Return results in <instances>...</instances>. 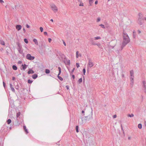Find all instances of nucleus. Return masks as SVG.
Listing matches in <instances>:
<instances>
[{
  "label": "nucleus",
  "instance_id": "1",
  "mask_svg": "<svg viewBox=\"0 0 146 146\" xmlns=\"http://www.w3.org/2000/svg\"><path fill=\"white\" fill-rule=\"evenodd\" d=\"M123 40L121 46V50L130 41V39L129 36L127 33H125L124 31H123Z\"/></svg>",
  "mask_w": 146,
  "mask_h": 146
},
{
  "label": "nucleus",
  "instance_id": "2",
  "mask_svg": "<svg viewBox=\"0 0 146 146\" xmlns=\"http://www.w3.org/2000/svg\"><path fill=\"white\" fill-rule=\"evenodd\" d=\"M139 17L137 22V23L140 25L143 24V22L144 18L143 17L142 14L141 13H139L138 14Z\"/></svg>",
  "mask_w": 146,
  "mask_h": 146
},
{
  "label": "nucleus",
  "instance_id": "3",
  "mask_svg": "<svg viewBox=\"0 0 146 146\" xmlns=\"http://www.w3.org/2000/svg\"><path fill=\"white\" fill-rule=\"evenodd\" d=\"M84 119L85 120L89 121L93 119L92 117V112L89 115L84 117Z\"/></svg>",
  "mask_w": 146,
  "mask_h": 146
},
{
  "label": "nucleus",
  "instance_id": "4",
  "mask_svg": "<svg viewBox=\"0 0 146 146\" xmlns=\"http://www.w3.org/2000/svg\"><path fill=\"white\" fill-rule=\"evenodd\" d=\"M88 69L90 68L94 65V63L92 62L91 59L90 58H88Z\"/></svg>",
  "mask_w": 146,
  "mask_h": 146
},
{
  "label": "nucleus",
  "instance_id": "5",
  "mask_svg": "<svg viewBox=\"0 0 146 146\" xmlns=\"http://www.w3.org/2000/svg\"><path fill=\"white\" fill-rule=\"evenodd\" d=\"M50 5L52 9L54 12H56L57 11L58 9L57 7L54 4H51Z\"/></svg>",
  "mask_w": 146,
  "mask_h": 146
},
{
  "label": "nucleus",
  "instance_id": "6",
  "mask_svg": "<svg viewBox=\"0 0 146 146\" xmlns=\"http://www.w3.org/2000/svg\"><path fill=\"white\" fill-rule=\"evenodd\" d=\"M26 58L28 60H32L35 59V57L32 56L30 54H27L26 56Z\"/></svg>",
  "mask_w": 146,
  "mask_h": 146
},
{
  "label": "nucleus",
  "instance_id": "7",
  "mask_svg": "<svg viewBox=\"0 0 146 146\" xmlns=\"http://www.w3.org/2000/svg\"><path fill=\"white\" fill-rule=\"evenodd\" d=\"M142 87L145 93H146V82L145 81L143 82Z\"/></svg>",
  "mask_w": 146,
  "mask_h": 146
},
{
  "label": "nucleus",
  "instance_id": "8",
  "mask_svg": "<svg viewBox=\"0 0 146 146\" xmlns=\"http://www.w3.org/2000/svg\"><path fill=\"white\" fill-rule=\"evenodd\" d=\"M89 40L91 43L92 45H97V43L94 40V39L93 38H90Z\"/></svg>",
  "mask_w": 146,
  "mask_h": 146
},
{
  "label": "nucleus",
  "instance_id": "9",
  "mask_svg": "<svg viewBox=\"0 0 146 146\" xmlns=\"http://www.w3.org/2000/svg\"><path fill=\"white\" fill-rule=\"evenodd\" d=\"M64 59L66 60V61L65 60L64 61V62L65 64L66 65H68L69 66H70V60H68L66 58V57H65Z\"/></svg>",
  "mask_w": 146,
  "mask_h": 146
},
{
  "label": "nucleus",
  "instance_id": "10",
  "mask_svg": "<svg viewBox=\"0 0 146 146\" xmlns=\"http://www.w3.org/2000/svg\"><path fill=\"white\" fill-rule=\"evenodd\" d=\"M134 76L133 75L130 76V84L132 85V86L134 84Z\"/></svg>",
  "mask_w": 146,
  "mask_h": 146
},
{
  "label": "nucleus",
  "instance_id": "11",
  "mask_svg": "<svg viewBox=\"0 0 146 146\" xmlns=\"http://www.w3.org/2000/svg\"><path fill=\"white\" fill-rule=\"evenodd\" d=\"M16 28L18 31H19L21 29L22 26L20 25H17L16 26Z\"/></svg>",
  "mask_w": 146,
  "mask_h": 146
},
{
  "label": "nucleus",
  "instance_id": "12",
  "mask_svg": "<svg viewBox=\"0 0 146 146\" xmlns=\"http://www.w3.org/2000/svg\"><path fill=\"white\" fill-rule=\"evenodd\" d=\"M10 87L12 91L13 92H15V90L14 88L13 87L11 83L10 84Z\"/></svg>",
  "mask_w": 146,
  "mask_h": 146
},
{
  "label": "nucleus",
  "instance_id": "13",
  "mask_svg": "<svg viewBox=\"0 0 146 146\" xmlns=\"http://www.w3.org/2000/svg\"><path fill=\"white\" fill-rule=\"evenodd\" d=\"M22 48H18L17 50L20 53L22 54L23 53V50L22 49Z\"/></svg>",
  "mask_w": 146,
  "mask_h": 146
},
{
  "label": "nucleus",
  "instance_id": "14",
  "mask_svg": "<svg viewBox=\"0 0 146 146\" xmlns=\"http://www.w3.org/2000/svg\"><path fill=\"white\" fill-rule=\"evenodd\" d=\"M38 77V75L36 74H35L33 75L32 76V78L34 79H36Z\"/></svg>",
  "mask_w": 146,
  "mask_h": 146
},
{
  "label": "nucleus",
  "instance_id": "15",
  "mask_svg": "<svg viewBox=\"0 0 146 146\" xmlns=\"http://www.w3.org/2000/svg\"><path fill=\"white\" fill-rule=\"evenodd\" d=\"M34 73V71L32 69L29 70L28 72V73L29 74H33Z\"/></svg>",
  "mask_w": 146,
  "mask_h": 146
},
{
  "label": "nucleus",
  "instance_id": "16",
  "mask_svg": "<svg viewBox=\"0 0 146 146\" xmlns=\"http://www.w3.org/2000/svg\"><path fill=\"white\" fill-rule=\"evenodd\" d=\"M22 66H23V69L24 70H25V69L27 68V65L26 64H24V65L23 64L22 65Z\"/></svg>",
  "mask_w": 146,
  "mask_h": 146
},
{
  "label": "nucleus",
  "instance_id": "17",
  "mask_svg": "<svg viewBox=\"0 0 146 146\" xmlns=\"http://www.w3.org/2000/svg\"><path fill=\"white\" fill-rule=\"evenodd\" d=\"M23 128L26 133L27 134L29 132L28 131L25 125L23 126Z\"/></svg>",
  "mask_w": 146,
  "mask_h": 146
},
{
  "label": "nucleus",
  "instance_id": "18",
  "mask_svg": "<svg viewBox=\"0 0 146 146\" xmlns=\"http://www.w3.org/2000/svg\"><path fill=\"white\" fill-rule=\"evenodd\" d=\"M33 42L35 43V44L36 45H38V43L37 41V40L35 38H34L33 39Z\"/></svg>",
  "mask_w": 146,
  "mask_h": 146
},
{
  "label": "nucleus",
  "instance_id": "19",
  "mask_svg": "<svg viewBox=\"0 0 146 146\" xmlns=\"http://www.w3.org/2000/svg\"><path fill=\"white\" fill-rule=\"evenodd\" d=\"M58 70H59V73L58 75L57 76H59V75H60V74H61V68L60 67H58Z\"/></svg>",
  "mask_w": 146,
  "mask_h": 146
},
{
  "label": "nucleus",
  "instance_id": "20",
  "mask_svg": "<svg viewBox=\"0 0 146 146\" xmlns=\"http://www.w3.org/2000/svg\"><path fill=\"white\" fill-rule=\"evenodd\" d=\"M13 68V70H17V67L15 65H13L12 66Z\"/></svg>",
  "mask_w": 146,
  "mask_h": 146
},
{
  "label": "nucleus",
  "instance_id": "21",
  "mask_svg": "<svg viewBox=\"0 0 146 146\" xmlns=\"http://www.w3.org/2000/svg\"><path fill=\"white\" fill-rule=\"evenodd\" d=\"M11 122V120L10 119H8L7 121V123L8 124H10Z\"/></svg>",
  "mask_w": 146,
  "mask_h": 146
},
{
  "label": "nucleus",
  "instance_id": "22",
  "mask_svg": "<svg viewBox=\"0 0 146 146\" xmlns=\"http://www.w3.org/2000/svg\"><path fill=\"white\" fill-rule=\"evenodd\" d=\"M138 127L139 128L141 129L142 128V125L141 124L139 123L138 125Z\"/></svg>",
  "mask_w": 146,
  "mask_h": 146
},
{
  "label": "nucleus",
  "instance_id": "23",
  "mask_svg": "<svg viewBox=\"0 0 146 146\" xmlns=\"http://www.w3.org/2000/svg\"><path fill=\"white\" fill-rule=\"evenodd\" d=\"M50 71L49 69H46L45 70V73L46 74H48L50 73Z\"/></svg>",
  "mask_w": 146,
  "mask_h": 146
},
{
  "label": "nucleus",
  "instance_id": "24",
  "mask_svg": "<svg viewBox=\"0 0 146 146\" xmlns=\"http://www.w3.org/2000/svg\"><path fill=\"white\" fill-rule=\"evenodd\" d=\"M20 114L21 113L20 112H18L17 113L16 117L17 118L19 117L20 115Z\"/></svg>",
  "mask_w": 146,
  "mask_h": 146
},
{
  "label": "nucleus",
  "instance_id": "25",
  "mask_svg": "<svg viewBox=\"0 0 146 146\" xmlns=\"http://www.w3.org/2000/svg\"><path fill=\"white\" fill-rule=\"evenodd\" d=\"M130 76L133 75V70H131L130 72Z\"/></svg>",
  "mask_w": 146,
  "mask_h": 146
},
{
  "label": "nucleus",
  "instance_id": "26",
  "mask_svg": "<svg viewBox=\"0 0 146 146\" xmlns=\"http://www.w3.org/2000/svg\"><path fill=\"white\" fill-rule=\"evenodd\" d=\"M93 3V1H89V6H91L92 5Z\"/></svg>",
  "mask_w": 146,
  "mask_h": 146
},
{
  "label": "nucleus",
  "instance_id": "27",
  "mask_svg": "<svg viewBox=\"0 0 146 146\" xmlns=\"http://www.w3.org/2000/svg\"><path fill=\"white\" fill-rule=\"evenodd\" d=\"M76 132L77 133H78L79 132V130H78V125H77L76 127Z\"/></svg>",
  "mask_w": 146,
  "mask_h": 146
},
{
  "label": "nucleus",
  "instance_id": "28",
  "mask_svg": "<svg viewBox=\"0 0 146 146\" xmlns=\"http://www.w3.org/2000/svg\"><path fill=\"white\" fill-rule=\"evenodd\" d=\"M78 82L80 84V83H81V82H82V78H80L78 81Z\"/></svg>",
  "mask_w": 146,
  "mask_h": 146
},
{
  "label": "nucleus",
  "instance_id": "29",
  "mask_svg": "<svg viewBox=\"0 0 146 146\" xmlns=\"http://www.w3.org/2000/svg\"><path fill=\"white\" fill-rule=\"evenodd\" d=\"M127 116L130 117H133L134 116V115L133 113H131V114H128Z\"/></svg>",
  "mask_w": 146,
  "mask_h": 146
},
{
  "label": "nucleus",
  "instance_id": "30",
  "mask_svg": "<svg viewBox=\"0 0 146 146\" xmlns=\"http://www.w3.org/2000/svg\"><path fill=\"white\" fill-rule=\"evenodd\" d=\"M17 45L18 46V48H22L21 45L19 43H17Z\"/></svg>",
  "mask_w": 146,
  "mask_h": 146
},
{
  "label": "nucleus",
  "instance_id": "31",
  "mask_svg": "<svg viewBox=\"0 0 146 146\" xmlns=\"http://www.w3.org/2000/svg\"><path fill=\"white\" fill-rule=\"evenodd\" d=\"M75 69V68H73L72 70V71L71 72H70V75H71L72 74H73V72H74V71Z\"/></svg>",
  "mask_w": 146,
  "mask_h": 146
},
{
  "label": "nucleus",
  "instance_id": "32",
  "mask_svg": "<svg viewBox=\"0 0 146 146\" xmlns=\"http://www.w3.org/2000/svg\"><path fill=\"white\" fill-rule=\"evenodd\" d=\"M57 77L61 81H62L63 80V78L62 77H60V76H57Z\"/></svg>",
  "mask_w": 146,
  "mask_h": 146
},
{
  "label": "nucleus",
  "instance_id": "33",
  "mask_svg": "<svg viewBox=\"0 0 146 146\" xmlns=\"http://www.w3.org/2000/svg\"><path fill=\"white\" fill-rule=\"evenodd\" d=\"M0 44L3 45H5V42L3 41H1Z\"/></svg>",
  "mask_w": 146,
  "mask_h": 146
},
{
  "label": "nucleus",
  "instance_id": "34",
  "mask_svg": "<svg viewBox=\"0 0 146 146\" xmlns=\"http://www.w3.org/2000/svg\"><path fill=\"white\" fill-rule=\"evenodd\" d=\"M101 38L100 36H97L94 37L95 40L100 39Z\"/></svg>",
  "mask_w": 146,
  "mask_h": 146
},
{
  "label": "nucleus",
  "instance_id": "35",
  "mask_svg": "<svg viewBox=\"0 0 146 146\" xmlns=\"http://www.w3.org/2000/svg\"><path fill=\"white\" fill-rule=\"evenodd\" d=\"M24 41L26 44H27L28 42V40L27 38H25L24 39Z\"/></svg>",
  "mask_w": 146,
  "mask_h": 146
},
{
  "label": "nucleus",
  "instance_id": "36",
  "mask_svg": "<svg viewBox=\"0 0 146 146\" xmlns=\"http://www.w3.org/2000/svg\"><path fill=\"white\" fill-rule=\"evenodd\" d=\"M33 81L29 79L28 80V83L29 84H31L33 82Z\"/></svg>",
  "mask_w": 146,
  "mask_h": 146
},
{
  "label": "nucleus",
  "instance_id": "37",
  "mask_svg": "<svg viewBox=\"0 0 146 146\" xmlns=\"http://www.w3.org/2000/svg\"><path fill=\"white\" fill-rule=\"evenodd\" d=\"M99 26H101L103 28H105V27L104 25L102 24L100 25Z\"/></svg>",
  "mask_w": 146,
  "mask_h": 146
},
{
  "label": "nucleus",
  "instance_id": "38",
  "mask_svg": "<svg viewBox=\"0 0 146 146\" xmlns=\"http://www.w3.org/2000/svg\"><path fill=\"white\" fill-rule=\"evenodd\" d=\"M97 45L99 48H101L102 47L100 43L98 44L97 43V45Z\"/></svg>",
  "mask_w": 146,
  "mask_h": 146
},
{
  "label": "nucleus",
  "instance_id": "39",
  "mask_svg": "<svg viewBox=\"0 0 146 146\" xmlns=\"http://www.w3.org/2000/svg\"><path fill=\"white\" fill-rule=\"evenodd\" d=\"M80 2V4H79V6H84L83 3L82 2V1Z\"/></svg>",
  "mask_w": 146,
  "mask_h": 146
},
{
  "label": "nucleus",
  "instance_id": "40",
  "mask_svg": "<svg viewBox=\"0 0 146 146\" xmlns=\"http://www.w3.org/2000/svg\"><path fill=\"white\" fill-rule=\"evenodd\" d=\"M78 53H79L78 51L76 52V57L77 58H78L79 56Z\"/></svg>",
  "mask_w": 146,
  "mask_h": 146
},
{
  "label": "nucleus",
  "instance_id": "41",
  "mask_svg": "<svg viewBox=\"0 0 146 146\" xmlns=\"http://www.w3.org/2000/svg\"><path fill=\"white\" fill-rule=\"evenodd\" d=\"M86 72V70L85 68H84L83 70V74L84 75L85 74V73Z\"/></svg>",
  "mask_w": 146,
  "mask_h": 146
},
{
  "label": "nucleus",
  "instance_id": "42",
  "mask_svg": "<svg viewBox=\"0 0 146 146\" xmlns=\"http://www.w3.org/2000/svg\"><path fill=\"white\" fill-rule=\"evenodd\" d=\"M135 31H134L133 32V35L134 38H135Z\"/></svg>",
  "mask_w": 146,
  "mask_h": 146
},
{
  "label": "nucleus",
  "instance_id": "43",
  "mask_svg": "<svg viewBox=\"0 0 146 146\" xmlns=\"http://www.w3.org/2000/svg\"><path fill=\"white\" fill-rule=\"evenodd\" d=\"M76 66L77 68H79V67L80 65H79V63H76Z\"/></svg>",
  "mask_w": 146,
  "mask_h": 146
},
{
  "label": "nucleus",
  "instance_id": "44",
  "mask_svg": "<svg viewBox=\"0 0 146 146\" xmlns=\"http://www.w3.org/2000/svg\"><path fill=\"white\" fill-rule=\"evenodd\" d=\"M40 30L41 31V32H42L43 31V28L42 27H40Z\"/></svg>",
  "mask_w": 146,
  "mask_h": 146
},
{
  "label": "nucleus",
  "instance_id": "45",
  "mask_svg": "<svg viewBox=\"0 0 146 146\" xmlns=\"http://www.w3.org/2000/svg\"><path fill=\"white\" fill-rule=\"evenodd\" d=\"M3 87L5 88V83L4 81H3Z\"/></svg>",
  "mask_w": 146,
  "mask_h": 146
},
{
  "label": "nucleus",
  "instance_id": "46",
  "mask_svg": "<svg viewBox=\"0 0 146 146\" xmlns=\"http://www.w3.org/2000/svg\"><path fill=\"white\" fill-rule=\"evenodd\" d=\"M15 88L17 90H19V86H18V85L15 87Z\"/></svg>",
  "mask_w": 146,
  "mask_h": 146
},
{
  "label": "nucleus",
  "instance_id": "47",
  "mask_svg": "<svg viewBox=\"0 0 146 146\" xmlns=\"http://www.w3.org/2000/svg\"><path fill=\"white\" fill-rule=\"evenodd\" d=\"M48 40L49 42L50 43L52 40V39L51 38H49L48 39Z\"/></svg>",
  "mask_w": 146,
  "mask_h": 146
},
{
  "label": "nucleus",
  "instance_id": "48",
  "mask_svg": "<svg viewBox=\"0 0 146 146\" xmlns=\"http://www.w3.org/2000/svg\"><path fill=\"white\" fill-rule=\"evenodd\" d=\"M100 18H98L97 19V22H98L100 21Z\"/></svg>",
  "mask_w": 146,
  "mask_h": 146
},
{
  "label": "nucleus",
  "instance_id": "49",
  "mask_svg": "<svg viewBox=\"0 0 146 146\" xmlns=\"http://www.w3.org/2000/svg\"><path fill=\"white\" fill-rule=\"evenodd\" d=\"M66 87L67 90H69V86H68V85H66Z\"/></svg>",
  "mask_w": 146,
  "mask_h": 146
},
{
  "label": "nucleus",
  "instance_id": "50",
  "mask_svg": "<svg viewBox=\"0 0 146 146\" xmlns=\"http://www.w3.org/2000/svg\"><path fill=\"white\" fill-rule=\"evenodd\" d=\"M44 35H47V33L46 32H44Z\"/></svg>",
  "mask_w": 146,
  "mask_h": 146
},
{
  "label": "nucleus",
  "instance_id": "51",
  "mask_svg": "<svg viewBox=\"0 0 146 146\" xmlns=\"http://www.w3.org/2000/svg\"><path fill=\"white\" fill-rule=\"evenodd\" d=\"M117 117V115H113V118H115Z\"/></svg>",
  "mask_w": 146,
  "mask_h": 146
},
{
  "label": "nucleus",
  "instance_id": "52",
  "mask_svg": "<svg viewBox=\"0 0 146 146\" xmlns=\"http://www.w3.org/2000/svg\"><path fill=\"white\" fill-rule=\"evenodd\" d=\"M15 80V78L14 77H12V80Z\"/></svg>",
  "mask_w": 146,
  "mask_h": 146
},
{
  "label": "nucleus",
  "instance_id": "53",
  "mask_svg": "<svg viewBox=\"0 0 146 146\" xmlns=\"http://www.w3.org/2000/svg\"><path fill=\"white\" fill-rule=\"evenodd\" d=\"M26 26L27 28H29L30 27V26L29 25H28V24H27Z\"/></svg>",
  "mask_w": 146,
  "mask_h": 146
},
{
  "label": "nucleus",
  "instance_id": "54",
  "mask_svg": "<svg viewBox=\"0 0 146 146\" xmlns=\"http://www.w3.org/2000/svg\"><path fill=\"white\" fill-rule=\"evenodd\" d=\"M72 77L73 79H74L75 78V76L74 75H72Z\"/></svg>",
  "mask_w": 146,
  "mask_h": 146
},
{
  "label": "nucleus",
  "instance_id": "55",
  "mask_svg": "<svg viewBox=\"0 0 146 146\" xmlns=\"http://www.w3.org/2000/svg\"><path fill=\"white\" fill-rule=\"evenodd\" d=\"M0 2L1 3H4V1H3V0H0Z\"/></svg>",
  "mask_w": 146,
  "mask_h": 146
},
{
  "label": "nucleus",
  "instance_id": "56",
  "mask_svg": "<svg viewBox=\"0 0 146 146\" xmlns=\"http://www.w3.org/2000/svg\"><path fill=\"white\" fill-rule=\"evenodd\" d=\"M138 34H140L141 33V31L139 30H138Z\"/></svg>",
  "mask_w": 146,
  "mask_h": 146
},
{
  "label": "nucleus",
  "instance_id": "57",
  "mask_svg": "<svg viewBox=\"0 0 146 146\" xmlns=\"http://www.w3.org/2000/svg\"><path fill=\"white\" fill-rule=\"evenodd\" d=\"M82 113H84L83 114V115H84V110H82Z\"/></svg>",
  "mask_w": 146,
  "mask_h": 146
},
{
  "label": "nucleus",
  "instance_id": "58",
  "mask_svg": "<svg viewBox=\"0 0 146 146\" xmlns=\"http://www.w3.org/2000/svg\"><path fill=\"white\" fill-rule=\"evenodd\" d=\"M98 3V1H97V0L96 1H95V4H97Z\"/></svg>",
  "mask_w": 146,
  "mask_h": 146
},
{
  "label": "nucleus",
  "instance_id": "59",
  "mask_svg": "<svg viewBox=\"0 0 146 146\" xmlns=\"http://www.w3.org/2000/svg\"><path fill=\"white\" fill-rule=\"evenodd\" d=\"M63 44H64V46H66V43H65V42L64 41H63Z\"/></svg>",
  "mask_w": 146,
  "mask_h": 146
},
{
  "label": "nucleus",
  "instance_id": "60",
  "mask_svg": "<svg viewBox=\"0 0 146 146\" xmlns=\"http://www.w3.org/2000/svg\"><path fill=\"white\" fill-rule=\"evenodd\" d=\"M20 86L21 87V88H22L23 87L22 84L21 83H20Z\"/></svg>",
  "mask_w": 146,
  "mask_h": 146
},
{
  "label": "nucleus",
  "instance_id": "61",
  "mask_svg": "<svg viewBox=\"0 0 146 146\" xmlns=\"http://www.w3.org/2000/svg\"><path fill=\"white\" fill-rule=\"evenodd\" d=\"M121 130H122L123 131V128L122 126L121 125Z\"/></svg>",
  "mask_w": 146,
  "mask_h": 146
},
{
  "label": "nucleus",
  "instance_id": "62",
  "mask_svg": "<svg viewBox=\"0 0 146 146\" xmlns=\"http://www.w3.org/2000/svg\"><path fill=\"white\" fill-rule=\"evenodd\" d=\"M106 27L107 28H108L109 27V26L108 25H107L106 26L105 28Z\"/></svg>",
  "mask_w": 146,
  "mask_h": 146
},
{
  "label": "nucleus",
  "instance_id": "63",
  "mask_svg": "<svg viewBox=\"0 0 146 146\" xmlns=\"http://www.w3.org/2000/svg\"><path fill=\"white\" fill-rule=\"evenodd\" d=\"M23 31H24V33H25V28L23 29Z\"/></svg>",
  "mask_w": 146,
  "mask_h": 146
},
{
  "label": "nucleus",
  "instance_id": "64",
  "mask_svg": "<svg viewBox=\"0 0 146 146\" xmlns=\"http://www.w3.org/2000/svg\"><path fill=\"white\" fill-rule=\"evenodd\" d=\"M144 124L145 126H146V121H145L144 122Z\"/></svg>",
  "mask_w": 146,
  "mask_h": 146
}]
</instances>
